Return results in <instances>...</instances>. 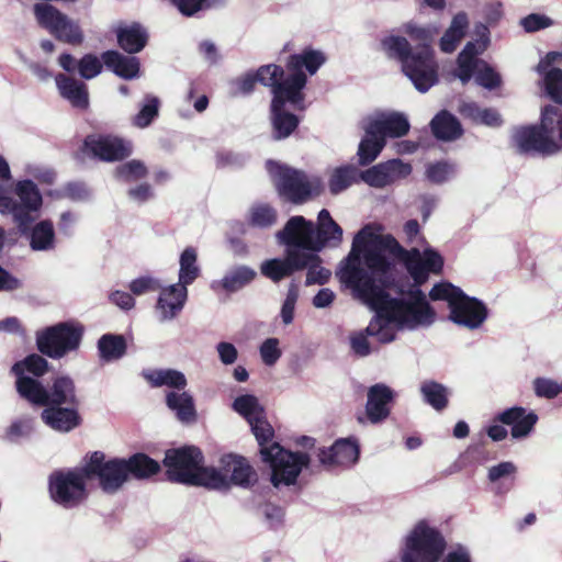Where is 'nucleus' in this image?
I'll use <instances>...</instances> for the list:
<instances>
[{
  "label": "nucleus",
  "mask_w": 562,
  "mask_h": 562,
  "mask_svg": "<svg viewBox=\"0 0 562 562\" xmlns=\"http://www.w3.org/2000/svg\"><path fill=\"white\" fill-rule=\"evenodd\" d=\"M494 422L510 426L512 437L521 439L531 432L538 422V415L533 412H527L521 406H514L498 413Z\"/></svg>",
  "instance_id": "b1692460"
},
{
  "label": "nucleus",
  "mask_w": 562,
  "mask_h": 562,
  "mask_svg": "<svg viewBox=\"0 0 562 562\" xmlns=\"http://www.w3.org/2000/svg\"><path fill=\"white\" fill-rule=\"evenodd\" d=\"M381 45L390 58L401 63L403 74L419 92H427L438 82V64L434 49L425 47L413 52L409 42L397 35L383 38Z\"/></svg>",
  "instance_id": "0eeeda50"
},
{
  "label": "nucleus",
  "mask_w": 562,
  "mask_h": 562,
  "mask_svg": "<svg viewBox=\"0 0 562 562\" xmlns=\"http://www.w3.org/2000/svg\"><path fill=\"white\" fill-rule=\"evenodd\" d=\"M378 234L369 225L353 237L351 249L336 271L339 282L347 289L366 286L372 290L391 274L392 262L378 249Z\"/></svg>",
  "instance_id": "7ed1b4c3"
},
{
  "label": "nucleus",
  "mask_w": 562,
  "mask_h": 562,
  "mask_svg": "<svg viewBox=\"0 0 562 562\" xmlns=\"http://www.w3.org/2000/svg\"><path fill=\"white\" fill-rule=\"evenodd\" d=\"M325 61L326 56L311 47L303 49L301 54H292L288 57L285 69L289 76L285 78L284 86L277 87L270 105L271 135L274 140L288 138L299 127V116L285 111V104L290 103L297 110L304 109L303 89L307 83V76L303 69L314 75Z\"/></svg>",
  "instance_id": "f03ea898"
},
{
  "label": "nucleus",
  "mask_w": 562,
  "mask_h": 562,
  "mask_svg": "<svg viewBox=\"0 0 562 562\" xmlns=\"http://www.w3.org/2000/svg\"><path fill=\"white\" fill-rule=\"evenodd\" d=\"M63 196L75 202H82L90 198V190L85 182L72 181L64 186Z\"/></svg>",
  "instance_id": "680f3d73"
},
{
  "label": "nucleus",
  "mask_w": 562,
  "mask_h": 562,
  "mask_svg": "<svg viewBox=\"0 0 562 562\" xmlns=\"http://www.w3.org/2000/svg\"><path fill=\"white\" fill-rule=\"evenodd\" d=\"M299 299V285L292 281L289 285L286 297L281 307L282 322L289 325L293 322L295 304Z\"/></svg>",
  "instance_id": "4d7b16f0"
},
{
  "label": "nucleus",
  "mask_w": 562,
  "mask_h": 562,
  "mask_svg": "<svg viewBox=\"0 0 562 562\" xmlns=\"http://www.w3.org/2000/svg\"><path fill=\"white\" fill-rule=\"evenodd\" d=\"M256 277L257 272L254 269L247 266H238L224 276L221 280V286L226 292L233 293L251 283Z\"/></svg>",
  "instance_id": "ea45409f"
},
{
  "label": "nucleus",
  "mask_w": 562,
  "mask_h": 562,
  "mask_svg": "<svg viewBox=\"0 0 562 562\" xmlns=\"http://www.w3.org/2000/svg\"><path fill=\"white\" fill-rule=\"evenodd\" d=\"M394 395L393 390L383 383H376L369 387L366 413L372 424H378L389 417L391 413L389 405L393 402Z\"/></svg>",
  "instance_id": "393cba45"
},
{
  "label": "nucleus",
  "mask_w": 562,
  "mask_h": 562,
  "mask_svg": "<svg viewBox=\"0 0 562 562\" xmlns=\"http://www.w3.org/2000/svg\"><path fill=\"white\" fill-rule=\"evenodd\" d=\"M420 392L426 403L436 411H443L448 406V390L436 381H426L422 384Z\"/></svg>",
  "instance_id": "79ce46f5"
},
{
  "label": "nucleus",
  "mask_w": 562,
  "mask_h": 562,
  "mask_svg": "<svg viewBox=\"0 0 562 562\" xmlns=\"http://www.w3.org/2000/svg\"><path fill=\"white\" fill-rule=\"evenodd\" d=\"M475 81L490 90L499 87L502 82L499 75L488 65H485L483 69L479 70Z\"/></svg>",
  "instance_id": "69168bd1"
},
{
  "label": "nucleus",
  "mask_w": 562,
  "mask_h": 562,
  "mask_svg": "<svg viewBox=\"0 0 562 562\" xmlns=\"http://www.w3.org/2000/svg\"><path fill=\"white\" fill-rule=\"evenodd\" d=\"M262 414L263 411L260 409V415L255 416V418H251L250 422H248L251 432L259 445L260 454L263 449H270V445L273 443L272 439L274 437L273 427Z\"/></svg>",
  "instance_id": "37998d69"
},
{
  "label": "nucleus",
  "mask_w": 562,
  "mask_h": 562,
  "mask_svg": "<svg viewBox=\"0 0 562 562\" xmlns=\"http://www.w3.org/2000/svg\"><path fill=\"white\" fill-rule=\"evenodd\" d=\"M315 226L313 222L301 215L292 216L283 229L278 233V238L288 249H302L315 251Z\"/></svg>",
  "instance_id": "6ab92c4d"
},
{
  "label": "nucleus",
  "mask_w": 562,
  "mask_h": 562,
  "mask_svg": "<svg viewBox=\"0 0 562 562\" xmlns=\"http://www.w3.org/2000/svg\"><path fill=\"white\" fill-rule=\"evenodd\" d=\"M378 249H381V254L384 250H389L392 255L400 258L404 265H406L412 249L407 250L401 246V244L396 240V238L390 234L387 235H378Z\"/></svg>",
  "instance_id": "603ef678"
},
{
  "label": "nucleus",
  "mask_w": 562,
  "mask_h": 562,
  "mask_svg": "<svg viewBox=\"0 0 562 562\" xmlns=\"http://www.w3.org/2000/svg\"><path fill=\"white\" fill-rule=\"evenodd\" d=\"M143 376L151 387L168 386L176 390H184L187 379L184 374L175 369H154L143 372Z\"/></svg>",
  "instance_id": "473e14b6"
},
{
  "label": "nucleus",
  "mask_w": 562,
  "mask_h": 562,
  "mask_svg": "<svg viewBox=\"0 0 562 562\" xmlns=\"http://www.w3.org/2000/svg\"><path fill=\"white\" fill-rule=\"evenodd\" d=\"M187 296V288L179 283L162 289L157 301V308L161 312L162 319L176 317L183 308Z\"/></svg>",
  "instance_id": "c85d7f7f"
},
{
  "label": "nucleus",
  "mask_w": 562,
  "mask_h": 562,
  "mask_svg": "<svg viewBox=\"0 0 562 562\" xmlns=\"http://www.w3.org/2000/svg\"><path fill=\"white\" fill-rule=\"evenodd\" d=\"M160 101L157 97L146 94L144 104L136 115L132 119L133 125L138 128L149 126L159 115Z\"/></svg>",
  "instance_id": "49530a36"
},
{
  "label": "nucleus",
  "mask_w": 562,
  "mask_h": 562,
  "mask_svg": "<svg viewBox=\"0 0 562 562\" xmlns=\"http://www.w3.org/2000/svg\"><path fill=\"white\" fill-rule=\"evenodd\" d=\"M487 315V307L482 301L463 293L459 301L453 303L449 318L459 326L476 329L486 321Z\"/></svg>",
  "instance_id": "412c9836"
},
{
  "label": "nucleus",
  "mask_w": 562,
  "mask_h": 562,
  "mask_svg": "<svg viewBox=\"0 0 562 562\" xmlns=\"http://www.w3.org/2000/svg\"><path fill=\"white\" fill-rule=\"evenodd\" d=\"M101 59L104 66L120 78L131 80L138 76L140 64L137 57L110 49L102 53Z\"/></svg>",
  "instance_id": "cd10ccee"
},
{
  "label": "nucleus",
  "mask_w": 562,
  "mask_h": 562,
  "mask_svg": "<svg viewBox=\"0 0 562 562\" xmlns=\"http://www.w3.org/2000/svg\"><path fill=\"white\" fill-rule=\"evenodd\" d=\"M369 124L372 126V134H380L385 140L386 137L405 136L411 127L407 117L397 112L372 120Z\"/></svg>",
  "instance_id": "7c9ffc66"
},
{
  "label": "nucleus",
  "mask_w": 562,
  "mask_h": 562,
  "mask_svg": "<svg viewBox=\"0 0 562 562\" xmlns=\"http://www.w3.org/2000/svg\"><path fill=\"white\" fill-rule=\"evenodd\" d=\"M383 165L389 176V184L408 177L413 170L409 164L403 162L401 159H391L383 162Z\"/></svg>",
  "instance_id": "052dcab7"
},
{
  "label": "nucleus",
  "mask_w": 562,
  "mask_h": 562,
  "mask_svg": "<svg viewBox=\"0 0 562 562\" xmlns=\"http://www.w3.org/2000/svg\"><path fill=\"white\" fill-rule=\"evenodd\" d=\"M303 256L306 257L305 261L307 262L305 266V269H307L305 285H323L327 283L331 273L328 269L321 266V257L316 254L306 251H303Z\"/></svg>",
  "instance_id": "c03bdc74"
},
{
  "label": "nucleus",
  "mask_w": 562,
  "mask_h": 562,
  "mask_svg": "<svg viewBox=\"0 0 562 562\" xmlns=\"http://www.w3.org/2000/svg\"><path fill=\"white\" fill-rule=\"evenodd\" d=\"M162 464L166 468V479L171 483L217 487L224 486L226 482L217 469L203 465L204 456L195 446L166 450Z\"/></svg>",
  "instance_id": "423d86ee"
},
{
  "label": "nucleus",
  "mask_w": 562,
  "mask_h": 562,
  "mask_svg": "<svg viewBox=\"0 0 562 562\" xmlns=\"http://www.w3.org/2000/svg\"><path fill=\"white\" fill-rule=\"evenodd\" d=\"M160 288V283L151 277H140L130 283V290L134 295L156 292Z\"/></svg>",
  "instance_id": "e2e57ef3"
},
{
  "label": "nucleus",
  "mask_w": 562,
  "mask_h": 562,
  "mask_svg": "<svg viewBox=\"0 0 562 562\" xmlns=\"http://www.w3.org/2000/svg\"><path fill=\"white\" fill-rule=\"evenodd\" d=\"M261 513L268 521L270 528H277L282 524L284 510L282 507L272 503H266L261 506Z\"/></svg>",
  "instance_id": "338daca9"
},
{
  "label": "nucleus",
  "mask_w": 562,
  "mask_h": 562,
  "mask_svg": "<svg viewBox=\"0 0 562 562\" xmlns=\"http://www.w3.org/2000/svg\"><path fill=\"white\" fill-rule=\"evenodd\" d=\"M117 45L125 53L133 55L142 52L149 40L148 32L138 22H133L130 25L120 26L116 30Z\"/></svg>",
  "instance_id": "a878e982"
},
{
  "label": "nucleus",
  "mask_w": 562,
  "mask_h": 562,
  "mask_svg": "<svg viewBox=\"0 0 562 562\" xmlns=\"http://www.w3.org/2000/svg\"><path fill=\"white\" fill-rule=\"evenodd\" d=\"M284 68L269 64L260 66L256 72H248L243 77L237 78L234 81V95H248L256 87L257 82H260L265 87L271 88L272 97L278 86L285 85Z\"/></svg>",
  "instance_id": "a211bd4d"
},
{
  "label": "nucleus",
  "mask_w": 562,
  "mask_h": 562,
  "mask_svg": "<svg viewBox=\"0 0 562 562\" xmlns=\"http://www.w3.org/2000/svg\"><path fill=\"white\" fill-rule=\"evenodd\" d=\"M464 292L450 282H440L432 286L429 292V297L432 301H447L448 307L451 311L453 303L458 302Z\"/></svg>",
  "instance_id": "de8ad7c7"
},
{
  "label": "nucleus",
  "mask_w": 562,
  "mask_h": 562,
  "mask_svg": "<svg viewBox=\"0 0 562 562\" xmlns=\"http://www.w3.org/2000/svg\"><path fill=\"white\" fill-rule=\"evenodd\" d=\"M102 63L95 55L86 54L78 60V72L83 79H92L102 71Z\"/></svg>",
  "instance_id": "6e6d98bb"
},
{
  "label": "nucleus",
  "mask_w": 562,
  "mask_h": 562,
  "mask_svg": "<svg viewBox=\"0 0 562 562\" xmlns=\"http://www.w3.org/2000/svg\"><path fill=\"white\" fill-rule=\"evenodd\" d=\"M404 32L409 36L412 41L417 42L415 49H424L425 47L432 49L431 41L434 33L430 27L419 26L409 22L405 24Z\"/></svg>",
  "instance_id": "8fccbe9b"
},
{
  "label": "nucleus",
  "mask_w": 562,
  "mask_h": 562,
  "mask_svg": "<svg viewBox=\"0 0 562 562\" xmlns=\"http://www.w3.org/2000/svg\"><path fill=\"white\" fill-rule=\"evenodd\" d=\"M447 548L443 535L426 520L418 521L404 540L402 562H438Z\"/></svg>",
  "instance_id": "9b49d317"
},
{
  "label": "nucleus",
  "mask_w": 562,
  "mask_h": 562,
  "mask_svg": "<svg viewBox=\"0 0 562 562\" xmlns=\"http://www.w3.org/2000/svg\"><path fill=\"white\" fill-rule=\"evenodd\" d=\"M85 464L70 470L55 471L49 475L48 488L52 499L64 508L79 506L88 497L87 482L98 481L99 487L110 494L104 483L102 451H93L85 457Z\"/></svg>",
  "instance_id": "20e7f679"
},
{
  "label": "nucleus",
  "mask_w": 562,
  "mask_h": 562,
  "mask_svg": "<svg viewBox=\"0 0 562 562\" xmlns=\"http://www.w3.org/2000/svg\"><path fill=\"white\" fill-rule=\"evenodd\" d=\"M387 173L383 162L378 164L367 170L360 171L359 178L373 188H384L389 186Z\"/></svg>",
  "instance_id": "864d4df0"
},
{
  "label": "nucleus",
  "mask_w": 562,
  "mask_h": 562,
  "mask_svg": "<svg viewBox=\"0 0 562 562\" xmlns=\"http://www.w3.org/2000/svg\"><path fill=\"white\" fill-rule=\"evenodd\" d=\"M364 131L366 135L358 147L359 164L361 166H368L374 161L386 144V140L380 134H372V126L369 123Z\"/></svg>",
  "instance_id": "72a5a7b5"
},
{
  "label": "nucleus",
  "mask_w": 562,
  "mask_h": 562,
  "mask_svg": "<svg viewBox=\"0 0 562 562\" xmlns=\"http://www.w3.org/2000/svg\"><path fill=\"white\" fill-rule=\"evenodd\" d=\"M443 265V257L438 251L428 248L422 255L417 248H412V254L405 267L415 285L420 286L427 282L429 273L440 274Z\"/></svg>",
  "instance_id": "aec40b11"
},
{
  "label": "nucleus",
  "mask_w": 562,
  "mask_h": 562,
  "mask_svg": "<svg viewBox=\"0 0 562 562\" xmlns=\"http://www.w3.org/2000/svg\"><path fill=\"white\" fill-rule=\"evenodd\" d=\"M102 467L104 471V483L109 487L110 494L116 493L128 480H146L161 470L158 461L144 452H137L128 458L106 459L102 452Z\"/></svg>",
  "instance_id": "9d476101"
},
{
  "label": "nucleus",
  "mask_w": 562,
  "mask_h": 562,
  "mask_svg": "<svg viewBox=\"0 0 562 562\" xmlns=\"http://www.w3.org/2000/svg\"><path fill=\"white\" fill-rule=\"evenodd\" d=\"M314 240L315 251L321 250L327 244L337 246L342 240V228L333 220L329 211L326 209L318 213Z\"/></svg>",
  "instance_id": "bb28decb"
},
{
  "label": "nucleus",
  "mask_w": 562,
  "mask_h": 562,
  "mask_svg": "<svg viewBox=\"0 0 562 562\" xmlns=\"http://www.w3.org/2000/svg\"><path fill=\"white\" fill-rule=\"evenodd\" d=\"M261 460L270 465V481L274 487L295 484L302 470L308 468L311 462L306 452L286 450L278 442L261 451Z\"/></svg>",
  "instance_id": "ddd939ff"
},
{
  "label": "nucleus",
  "mask_w": 562,
  "mask_h": 562,
  "mask_svg": "<svg viewBox=\"0 0 562 562\" xmlns=\"http://www.w3.org/2000/svg\"><path fill=\"white\" fill-rule=\"evenodd\" d=\"M350 290H352L357 297L376 312V315L372 317L363 331L371 337H376L381 344L392 342L396 335L393 328L390 327V323L396 321L392 317L389 305L383 300H378L374 296L375 294L371 293L364 285L351 288Z\"/></svg>",
  "instance_id": "2eb2a0df"
},
{
  "label": "nucleus",
  "mask_w": 562,
  "mask_h": 562,
  "mask_svg": "<svg viewBox=\"0 0 562 562\" xmlns=\"http://www.w3.org/2000/svg\"><path fill=\"white\" fill-rule=\"evenodd\" d=\"M469 26L468 15L464 12L456 14L451 21L450 26L443 33L440 40V49L443 53H452L456 50L460 41L464 37Z\"/></svg>",
  "instance_id": "f704fd0d"
},
{
  "label": "nucleus",
  "mask_w": 562,
  "mask_h": 562,
  "mask_svg": "<svg viewBox=\"0 0 562 562\" xmlns=\"http://www.w3.org/2000/svg\"><path fill=\"white\" fill-rule=\"evenodd\" d=\"M34 15L41 27L47 30L57 41L74 46L81 45L83 33L78 23L49 3H35Z\"/></svg>",
  "instance_id": "4468645a"
},
{
  "label": "nucleus",
  "mask_w": 562,
  "mask_h": 562,
  "mask_svg": "<svg viewBox=\"0 0 562 562\" xmlns=\"http://www.w3.org/2000/svg\"><path fill=\"white\" fill-rule=\"evenodd\" d=\"M222 477L225 479L224 486L212 487L213 490H228L231 485L249 488L258 482V474L249 461L236 453H227L220 459Z\"/></svg>",
  "instance_id": "f3484780"
},
{
  "label": "nucleus",
  "mask_w": 562,
  "mask_h": 562,
  "mask_svg": "<svg viewBox=\"0 0 562 562\" xmlns=\"http://www.w3.org/2000/svg\"><path fill=\"white\" fill-rule=\"evenodd\" d=\"M390 285V277L376 284L370 292L375 294L378 300H383L397 323L415 327L418 325H430L434 323L436 313L427 302L425 293L416 288L407 292L408 300L391 297L386 292Z\"/></svg>",
  "instance_id": "6e6552de"
},
{
  "label": "nucleus",
  "mask_w": 562,
  "mask_h": 562,
  "mask_svg": "<svg viewBox=\"0 0 562 562\" xmlns=\"http://www.w3.org/2000/svg\"><path fill=\"white\" fill-rule=\"evenodd\" d=\"M167 406L176 412L178 419L181 422H194L196 418V411L194 407L193 397L187 393L169 392L166 395Z\"/></svg>",
  "instance_id": "e433bc0d"
},
{
  "label": "nucleus",
  "mask_w": 562,
  "mask_h": 562,
  "mask_svg": "<svg viewBox=\"0 0 562 562\" xmlns=\"http://www.w3.org/2000/svg\"><path fill=\"white\" fill-rule=\"evenodd\" d=\"M55 246V231L50 220L38 222L30 231V247L35 251L53 249Z\"/></svg>",
  "instance_id": "4c0bfd02"
},
{
  "label": "nucleus",
  "mask_w": 562,
  "mask_h": 562,
  "mask_svg": "<svg viewBox=\"0 0 562 562\" xmlns=\"http://www.w3.org/2000/svg\"><path fill=\"white\" fill-rule=\"evenodd\" d=\"M430 127L434 136L440 140H456L463 135L460 121L447 110L435 115Z\"/></svg>",
  "instance_id": "2f4dec72"
},
{
  "label": "nucleus",
  "mask_w": 562,
  "mask_h": 562,
  "mask_svg": "<svg viewBox=\"0 0 562 562\" xmlns=\"http://www.w3.org/2000/svg\"><path fill=\"white\" fill-rule=\"evenodd\" d=\"M303 251L297 249H286L283 259L273 258L262 262L260 270L262 276L273 282H280L284 278L291 277L294 272L305 269L307 262Z\"/></svg>",
  "instance_id": "4be33fe9"
},
{
  "label": "nucleus",
  "mask_w": 562,
  "mask_h": 562,
  "mask_svg": "<svg viewBox=\"0 0 562 562\" xmlns=\"http://www.w3.org/2000/svg\"><path fill=\"white\" fill-rule=\"evenodd\" d=\"M98 350L104 361L119 360L126 353V339L123 335L104 334L98 340Z\"/></svg>",
  "instance_id": "c9c22d12"
},
{
  "label": "nucleus",
  "mask_w": 562,
  "mask_h": 562,
  "mask_svg": "<svg viewBox=\"0 0 562 562\" xmlns=\"http://www.w3.org/2000/svg\"><path fill=\"white\" fill-rule=\"evenodd\" d=\"M533 390L538 397L554 398L562 393V383L546 379L537 378L533 381Z\"/></svg>",
  "instance_id": "13d9d810"
},
{
  "label": "nucleus",
  "mask_w": 562,
  "mask_h": 562,
  "mask_svg": "<svg viewBox=\"0 0 562 562\" xmlns=\"http://www.w3.org/2000/svg\"><path fill=\"white\" fill-rule=\"evenodd\" d=\"M268 170L279 195L292 204H304L324 190L319 178L310 179L304 171L286 165L269 161Z\"/></svg>",
  "instance_id": "1a4fd4ad"
},
{
  "label": "nucleus",
  "mask_w": 562,
  "mask_h": 562,
  "mask_svg": "<svg viewBox=\"0 0 562 562\" xmlns=\"http://www.w3.org/2000/svg\"><path fill=\"white\" fill-rule=\"evenodd\" d=\"M360 447L356 439L340 438L331 447L319 449L318 459L327 467H350L358 461Z\"/></svg>",
  "instance_id": "5701e85b"
},
{
  "label": "nucleus",
  "mask_w": 562,
  "mask_h": 562,
  "mask_svg": "<svg viewBox=\"0 0 562 562\" xmlns=\"http://www.w3.org/2000/svg\"><path fill=\"white\" fill-rule=\"evenodd\" d=\"M277 222V212L270 205H258L251 210L250 224L252 226L266 228Z\"/></svg>",
  "instance_id": "5fc2aeb1"
},
{
  "label": "nucleus",
  "mask_w": 562,
  "mask_h": 562,
  "mask_svg": "<svg viewBox=\"0 0 562 562\" xmlns=\"http://www.w3.org/2000/svg\"><path fill=\"white\" fill-rule=\"evenodd\" d=\"M454 172V166L448 161L431 164L426 169L427 178L435 183H442Z\"/></svg>",
  "instance_id": "bf43d9fd"
},
{
  "label": "nucleus",
  "mask_w": 562,
  "mask_h": 562,
  "mask_svg": "<svg viewBox=\"0 0 562 562\" xmlns=\"http://www.w3.org/2000/svg\"><path fill=\"white\" fill-rule=\"evenodd\" d=\"M115 173L117 178L128 182L145 178L148 173V170L143 161L133 159L117 166Z\"/></svg>",
  "instance_id": "09e8293b"
},
{
  "label": "nucleus",
  "mask_w": 562,
  "mask_h": 562,
  "mask_svg": "<svg viewBox=\"0 0 562 562\" xmlns=\"http://www.w3.org/2000/svg\"><path fill=\"white\" fill-rule=\"evenodd\" d=\"M233 408L244 416L247 422H250L251 418H255V416L260 415V409L258 400L255 395L246 394L240 395L235 398L233 403Z\"/></svg>",
  "instance_id": "3c124183"
},
{
  "label": "nucleus",
  "mask_w": 562,
  "mask_h": 562,
  "mask_svg": "<svg viewBox=\"0 0 562 562\" xmlns=\"http://www.w3.org/2000/svg\"><path fill=\"white\" fill-rule=\"evenodd\" d=\"M540 75L546 95L555 103L554 105H562V69L551 68Z\"/></svg>",
  "instance_id": "a18cd8bd"
},
{
  "label": "nucleus",
  "mask_w": 562,
  "mask_h": 562,
  "mask_svg": "<svg viewBox=\"0 0 562 562\" xmlns=\"http://www.w3.org/2000/svg\"><path fill=\"white\" fill-rule=\"evenodd\" d=\"M279 341L277 338H268L266 339L260 347V355L262 361L267 366L274 364L278 359L281 357V351L278 347Z\"/></svg>",
  "instance_id": "0e129e2a"
},
{
  "label": "nucleus",
  "mask_w": 562,
  "mask_h": 562,
  "mask_svg": "<svg viewBox=\"0 0 562 562\" xmlns=\"http://www.w3.org/2000/svg\"><path fill=\"white\" fill-rule=\"evenodd\" d=\"M44 355L31 353L16 361L11 373L15 376V390L21 398L43 407L41 419L59 432H69L82 424L81 401L75 381L68 375H58L45 386L38 378L49 371Z\"/></svg>",
  "instance_id": "f257e3e1"
},
{
  "label": "nucleus",
  "mask_w": 562,
  "mask_h": 562,
  "mask_svg": "<svg viewBox=\"0 0 562 562\" xmlns=\"http://www.w3.org/2000/svg\"><path fill=\"white\" fill-rule=\"evenodd\" d=\"M359 175L360 171L350 165L336 168L330 175L328 182L330 193L336 195L348 189L360 179Z\"/></svg>",
  "instance_id": "a19ab883"
},
{
  "label": "nucleus",
  "mask_w": 562,
  "mask_h": 562,
  "mask_svg": "<svg viewBox=\"0 0 562 562\" xmlns=\"http://www.w3.org/2000/svg\"><path fill=\"white\" fill-rule=\"evenodd\" d=\"M552 24L550 18L537 13H531L521 20V25L526 32H537Z\"/></svg>",
  "instance_id": "774afa93"
},
{
  "label": "nucleus",
  "mask_w": 562,
  "mask_h": 562,
  "mask_svg": "<svg viewBox=\"0 0 562 562\" xmlns=\"http://www.w3.org/2000/svg\"><path fill=\"white\" fill-rule=\"evenodd\" d=\"M83 146L93 157L105 162L122 161L133 151L130 140L112 134L88 135Z\"/></svg>",
  "instance_id": "dca6fc26"
},
{
  "label": "nucleus",
  "mask_w": 562,
  "mask_h": 562,
  "mask_svg": "<svg viewBox=\"0 0 562 562\" xmlns=\"http://www.w3.org/2000/svg\"><path fill=\"white\" fill-rule=\"evenodd\" d=\"M512 145L525 155L551 156L562 150V108L547 104L537 124L518 126L513 131Z\"/></svg>",
  "instance_id": "39448f33"
},
{
  "label": "nucleus",
  "mask_w": 562,
  "mask_h": 562,
  "mask_svg": "<svg viewBox=\"0 0 562 562\" xmlns=\"http://www.w3.org/2000/svg\"><path fill=\"white\" fill-rule=\"evenodd\" d=\"M56 85L60 95L68 100L74 108L86 110L89 106V94L85 82L58 74Z\"/></svg>",
  "instance_id": "c756f323"
},
{
  "label": "nucleus",
  "mask_w": 562,
  "mask_h": 562,
  "mask_svg": "<svg viewBox=\"0 0 562 562\" xmlns=\"http://www.w3.org/2000/svg\"><path fill=\"white\" fill-rule=\"evenodd\" d=\"M83 331V326L80 324L57 323L36 331V348L40 353L50 359H61L80 347Z\"/></svg>",
  "instance_id": "f8f14e48"
},
{
  "label": "nucleus",
  "mask_w": 562,
  "mask_h": 562,
  "mask_svg": "<svg viewBox=\"0 0 562 562\" xmlns=\"http://www.w3.org/2000/svg\"><path fill=\"white\" fill-rule=\"evenodd\" d=\"M179 284L187 288L192 284L200 276L198 266V252L194 247H187L180 255Z\"/></svg>",
  "instance_id": "58836bf2"
}]
</instances>
